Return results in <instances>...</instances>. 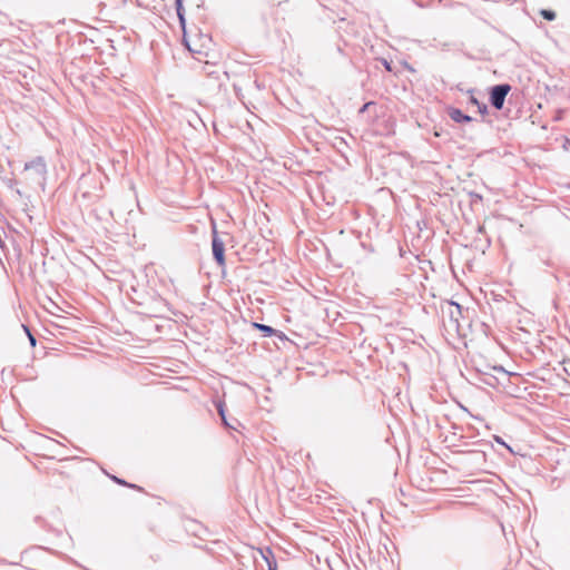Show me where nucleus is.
I'll return each mask as SVG.
<instances>
[{
  "label": "nucleus",
  "instance_id": "nucleus-11",
  "mask_svg": "<svg viewBox=\"0 0 570 570\" xmlns=\"http://www.w3.org/2000/svg\"><path fill=\"white\" fill-rule=\"evenodd\" d=\"M373 102H366L365 105H363V107L361 108L360 112H365L367 110V108L372 105Z\"/></svg>",
  "mask_w": 570,
  "mask_h": 570
},
{
  "label": "nucleus",
  "instance_id": "nucleus-12",
  "mask_svg": "<svg viewBox=\"0 0 570 570\" xmlns=\"http://www.w3.org/2000/svg\"><path fill=\"white\" fill-rule=\"evenodd\" d=\"M471 102H472V104H474V105H476V106H479V101H478V100H476V98H474V97H472V98H471Z\"/></svg>",
  "mask_w": 570,
  "mask_h": 570
},
{
  "label": "nucleus",
  "instance_id": "nucleus-14",
  "mask_svg": "<svg viewBox=\"0 0 570 570\" xmlns=\"http://www.w3.org/2000/svg\"><path fill=\"white\" fill-rule=\"evenodd\" d=\"M384 65H385L386 70L391 71V66H390V63L385 61V63H384Z\"/></svg>",
  "mask_w": 570,
  "mask_h": 570
},
{
  "label": "nucleus",
  "instance_id": "nucleus-5",
  "mask_svg": "<svg viewBox=\"0 0 570 570\" xmlns=\"http://www.w3.org/2000/svg\"><path fill=\"white\" fill-rule=\"evenodd\" d=\"M449 115L451 117L452 120L456 121V122H470L472 120V118L468 115H464L460 109H451L449 111Z\"/></svg>",
  "mask_w": 570,
  "mask_h": 570
},
{
  "label": "nucleus",
  "instance_id": "nucleus-7",
  "mask_svg": "<svg viewBox=\"0 0 570 570\" xmlns=\"http://www.w3.org/2000/svg\"><path fill=\"white\" fill-rule=\"evenodd\" d=\"M176 10H177V14H178L180 24H181V27H184L185 17L183 13V0H176Z\"/></svg>",
  "mask_w": 570,
  "mask_h": 570
},
{
  "label": "nucleus",
  "instance_id": "nucleus-9",
  "mask_svg": "<svg viewBox=\"0 0 570 570\" xmlns=\"http://www.w3.org/2000/svg\"><path fill=\"white\" fill-rule=\"evenodd\" d=\"M218 413H219V415H220V417H222V420H223L224 424H225L226 426H229V425H228V423H227V421H226V417H225V409H224V405H223V404H219V405H218Z\"/></svg>",
  "mask_w": 570,
  "mask_h": 570
},
{
  "label": "nucleus",
  "instance_id": "nucleus-10",
  "mask_svg": "<svg viewBox=\"0 0 570 570\" xmlns=\"http://www.w3.org/2000/svg\"><path fill=\"white\" fill-rule=\"evenodd\" d=\"M114 480L119 483V484H122V485H128V487H131V488H136V485H132V484H128L127 482L114 476Z\"/></svg>",
  "mask_w": 570,
  "mask_h": 570
},
{
  "label": "nucleus",
  "instance_id": "nucleus-6",
  "mask_svg": "<svg viewBox=\"0 0 570 570\" xmlns=\"http://www.w3.org/2000/svg\"><path fill=\"white\" fill-rule=\"evenodd\" d=\"M253 327L262 331L266 336H272L275 334V330L273 327L264 324L253 323Z\"/></svg>",
  "mask_w": 570,
  "mask_h": 570
},
{
  "label": "nucleus",
  "instance_id": "nucleus-8",
  "mask_svg": "<svg viewBox=\"0 0 570 570\" xmlns=\"http://www.w3.org/2000/svg\"><path fill=\"white\" fill-rule=\"evenodd\" d=\"M540 14L546 19V20H549V21H552L556 19V12L552 11V10H548V9H542L540 11Z\"/></svg>",
  "mask_w": 570,
  "mask_h": 570
},
{
  "label": "nucleus",
  "instance_id": "nucleus-2",
  "mask_svg": "<svg viewBox=\"0 0 570 570\" xmlns=\"http://www.w3.org/2000/svg\"><path fill=\"white\" fill-rule=\"evenodd\" d=\"M510 85H498L494 86L491 90V104L495 109H502L504 99L507 95L510 92Z\"/></svg>",
  "mask_w": 570,
  "mask_h": 570
},
{
  "label": "nucleus",
  "instance_id": "nucleus-3",
  "mask_svg": "<svg viewBox=\"0 0 570 570\" xmlns=\"http://www.w3.org/2000/svg\"><path fill=\"white\" fill-rule=\"evenodd\" d=\"M212 247L215 259L220 266H223L225 264V246L223 240L214 236Z\"/></svg>",
  "mask_w": 570,
  "mask_h": 570
},
{
  "label": "nucleus",
  "instance_id": "nucleus-1",
  "mask_svg": "<svg viewBox=\"0 0 570 570\" xmlns=\"http://www.w3.org/2000/svg\"><path fill=\"white\" fill-rule=\"evenodd\" d=\"M181 28L184 31V42L188 50L198 56H207L212 42L210 37L203 33L188 32L185 26Z\"/></svg>",
  "mask_w": 570,
  "mask_h": 570
},
{
  "label": "nucleus",
  "instance_id": "nucleus-13",
  "mask_svg": "<svg viewBox=\"0 0 570 570\" xmlns=\"http://www.w3.org/2000/svg\"><path fill=\"white\" fill-rule=\"evenodd\" d=\"M29 337H30V343H31L32 345H35V344H36V341H35V338L32 337V335H31L30 333H29Z\"/></svg>",
  "mask_w": 570,
  "mask_h": 570
},
{
  "label": "nucleus",
  "instance_id": "nucleus-4",
  "mask_svg": "<svg viewBox=\"0 0 570 570\" xmlns=\"http://www.w3.org/2000/svg\"><path fill=\"white\" fill-rule=\"evenodd\" d=\"M257 551L267 563L268 570H277V562L271 549H258Z\"/></svg>",
  "mask_w": 570,
  "mask_h": 570
}]
</instances>
